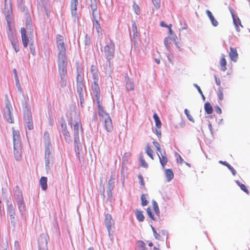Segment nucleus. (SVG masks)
<instances>
[{
	"instance_id": "obj_43",
	"label": "nucleus",
	"mask_w": 250,
	"mask_h": 250,
	"mask_svg": "<svg viewBox=\"0 0 250 250\" xmlns=\"http://www.w3.org/2000/svg\"><path fill=\"white\" fill-rule=\"evenodd\" d=\"M137 246L139 248V250H147L146 247V244L142 241H138L137 242Z\"/></svg>"
},
{
	"instance_id": "obj_16",
	"label": "nucleus",
	"mask_w": 250,
	"mask_h": 250,
	"mask_svg": "<svg viewBox=\"0 0 250 250\" xmlns=\"http://www.w3.org/2000/svg\"><path fill=\"white\" fill-rule=\"evenodd\" d=\"M14 154L16 160H20L21 158V145L14 146Z\"/></svg>"
},
{
	"instance_id": "obj_36",
	"label": "nucleus",
	"mask_w": 250,
	"mask_h": 250,
	"mask_svg": "<svg viewBox=\"0 0 250 250\" xmlns=\"http://www.w3.org/2000/svg\"><path fill=\"white\" fill-rule=\"evenodd\" d=\"M220 63L221 67V70L223 71H225L227 69V62L226 59L224 58H222L220 60Z\"/></svg>"
},
{
	"instance_id": "obj_39",
	"label": "nucleus",
	"mask_w": 250,
	"mask_h": 250,
	"mask_svg": "<svg viewBox=\"0 0 250 250\" xmlns=\"http://www.w3.org/2000/svg\"><path fill=\"white\" fill-rule=\"evenodd\" d=\"M83 84H77V91L78 93L79 97L81 95H83Z\"/></svg>"
},
{
	"instance_id": "obj_42",
	"label": "nucleus",
	"mask_w": 250,
	"mask_h": 250,
	"mask_svg": "<svg viewBox=\"0 0 250 250\" xmlns=\"http://www.w3.org/2000/svg\"><path fill=\"white\" fill-rule=\"evenodd\" d=\"M53 160H45V169L48 172L50 169L52 165Z\"/></svg>"
},
{
	"instance_id": "obj_20",
	"label": "nucleus",
	"mask_w": 250,
	"mask_h": 250,
	"mask_svg": "<svg viewBox=\"0 0 250 250\" xmlns=\"http://www.w3.org/2000/svg\"><path fill=\"white\" fill-rule=\"evenodd\" d=\"M90 71L92 73L93 82L99 81V74L98 70L96 67L93 65L91 66Z\"/></svg>"
},
{
	"instance_id": "obj_19",
	"label": "nucleus",
	"mask_w": 250,
	"mask_h": 250,
	"mask_svg": "<svg viewBox=\"0 0 250 250\" xmlns=\"http://www.w3.org/2000/svg\"><path fill=\"white\" fill-rule=\"evenodd\" d=\"M230 12L231 13V16H232V19H233V21L234 24L235 26L236 30L237 31H240V29H239V25H240L242 26V25L241 24V21H240V19H239V18L236 17L234 14V13L233 12V11H232V10L231 9H230Z\"/></svg>"
},
{
	"instance_id": "obj_47",
	"label": "nucleus",
	"mask_w": 250,
	"mask_h": 250,
	"mask_svg": "<svg viewBox=\"0 0 250 250\" xmlns=\"http://www.w3.org/2000/svg\"><path fill=\"white\" fill-rule=\"evenodd\" d=\"M147 213L148 216L153 220L156 221V218L154 217V215L152 214L150 208H147L146 209Z\"/></svg>"
},
{
	"instance_id": "obj_14",
	"label": "nucleus",
	"mask_w": 250,
	"mask_h": 250,
	"mask_svg": "<svg viewBox=\"0 0 250 250\" xmlns=\"http://www.w3.org/2000/svg\"><path fill=\"white\" fill-rule=\"evenodd\" d=\"M13 141L14 146L21 145L20 132L12 128Z\"/></svg>"
},
{
	"instance_id": "obj_64",
	"label": "nucleus",
	"mask_w": 250,
	"mask_h": 250,
	"mask_svg": "<svg viewBox=\"0 0 250 250\" xmlns=\"http://www.w3.org/2000/svg\"><path fill=\"white\" fill-rule=\"evenodd\" d=\"M14 250H20L19 243L17 241L15 242Z\"/></svg>"
},
{
	"instance_id": "obj_22",
	"label": "nucleus",
	"mask_w": 250,
	"mask_h": 250,
	"mask_svg": "<svg viewBox=\"0 0 250 250\" xmlns=\"http://www.w3.org/2000/svg\"><path fill=\"white\" fill-rule=\"evenodd\" d=\"M206 14L208 17L212 25L216 27L218 25V22L216 21V20L214 18V16H213L212 13L208 10H207L206 11Z\"/></svg>"
},
{
	"instance_id": "obj_37",
	"label": "nucleus",
	"mask_w": 250,
	"mask_h": 250,
	"mask_svg": "<svg viewBox=\"0 0 250 250\" xmlns=\"http://www.w3.org/2000/svg\"><path fill=\"white\" fill-rule=\"evenodd\" d=\"M147 196V194H143L141 195V205L142 206H145L147 205L148 203V202L146 200V198Z\"/></svg>"
},
{
	"instance_id": "obj_51",
	"label": "nucleus",
	"mask_w": 250,
	"mask_h": 250,
	"mask_svg": "<svg viewBox=\"0 0 250 250\" xmlns=\"http://www.w3.org/2000/svg\"><path fill=\"white\" fill-rule=\"evenodd\" d=\"M133 10L134 11V12L137 15H139L140 14V8H139V7L138 6V5L134 4L133 5Z\"/></svg>"
},
{
	"instance_id": "obj_28",
	"label": "nucleus",
	"mask_w": 250,
	"mask_h": 250,
	"mask_svg": "<svg viewBox=\"0 0 250 250\" xmlns=\"http://www.w3.org/2000/svg\"><path fill=\"white\" fill-rule=\"evenodd\" d=\"M165 174L167 182H170L173 178V172L170 169H166L165 170Z\"/></svg>"
},
{
	"instance_id": "obj_46",
	"label": "nucleus",
	"mask_w": 250,
	"mask_h": 250,
	"mask_svg": "<svg viewBox=\"0 0 250 250\" xmlns=\"http://www.w3.org/2000/svg\"><path fill=\"white\" fill-rule=\"evenodd\" d=\"M184 112L185 113V114L186 115L187 118H188V119L192 122H194V119H193V118L192 117V116L189 114V111L188 109H185V110H184Z\"/></svg>"
},
{
	"instance_id": "obj_54",
	"label": "nucleus",
	"mask_w": 250,
	"mask_h": 250,
	"mask_svg": "<svg viewBox=\"0 0 250 250\" xmlns=\"http://www.w3.org/2000/svg\"><path fill=\"white\" fill-rule=\"evenodd\" d=\"M150 226H151V228L152 230L153 231V234H154V236L155 238L156 239H159V237L160 236L159 234L157 232V231H156L155 229H154V228L152 225H151Z\"/></svg>"
},
{
	"instance_id": "obj_29",
	"label": "nucleus",
	"mask_w": 250,
	"mask_h": 250,
	"mask_svg": "<svg viewBox=\"0 0 250 250\" xmlns=\"http://www.w3.org/2000/svg\"><path fill=\"white\" fill-rule=\"evenodd\" d=\"M7 213L9 216L15 214V207L12 203L7 205Z\"/></svg>"
},
{
	"instance_id": "obj_50",
	"label": "nucleus",
	"mask_w": 250,
	"mask_h": 250,
	"mask_svg": "<svg viewBox=\"0 0 250 250\" xmlns=\"http://www.w3.org/2000/svg\"><path fill=\"white\" fill-rule=\"evenodd\" d=\"M152 2L156 9H158L160 7L161 0H152Z\"/></svg>"
},
{
	"instance_id": "obj_38",
	"label": "nucleus",
	"mask_w": 250,
	"mask_h": 250,
	"mask_svg": "<svg viewBox=\"0 0 250 250\" xmlns=\"http://www.w3.org/2000/svg\"><path fill=\"white\" fill-rule=\"evenodd\" d=\"M153 118L155 122L156 126L158 128H160L161 126V122L159 119V118L157 114L155 113L153 115Z\"/></svg>"
},
{
	"instance_id": "obj_11",
	"label": "nucleus",
	"mask_w": 250,
	"mask_h": 250,
	"mask_svg": "<svg viewBox=\"0 0 250 250\" xmlns=\"http://www.w3.org/2000/svg\"><path fill=\"white\" fill-rule=\"evenodd\" d=\"M115 180L112 177L108 180L106 187V192L108 199H111L112 198V191L115 187Z\"/></svg>"
},
{
	"instance_id": "obj_9",
	"label": "nucleus",
	"mask_w": 250,
	"mask_h": 250,
	"mask_svg": "<svg viewBox=\"0 0 250 250\" xmlns=\"http://www.w3.org/2000/svg\"><path fill=\"white\" fill-rule=\"evenodd\" d=\"M104 223L108 230L109 235H112L113 231L111 230V227L114 224V221L112 220V217L110 214H106L105 215Z\"/></svg>"
},
{
	"instance_id": "obj_44",
	"label": "nucleus",
	"mask_w": 250,
	"mask_h": 250,
	"mask_svg": "<svg viewBox=\"0 0 250 250\" xmlns=\"http://www.w3.org/2000/svg\"><path fill=\"white\" fill-rule=\"evenodd\" d=\"M132 32L133 33V37L135 38V36H137V27L134 21H132Z\"/></svg>"
},
{
	"instance_id": "obj_4",
	"label": "nucleus",
	"mask_w": 250,
	"mask_h": 250,
	"mask_svg": "<svg viewBox=\"0 0 250 250\" xmlns=\"http://www.w3.org/2000/svg\"><path fill=\"white\" fill-rule=\"evenodd\" d=\"M104 51L106 59L105 67L106 68L108 67L110 69L112 65L110 61L114 58L115 53V45L111 40L109 44L104 46Z\"/></svg>"
},
{
	"instance_id": "obj_48",
	"label": "nucleus",
	"mask_w": 250,
	"mask_h": 250,
	"mask_svg": "<svg viewBox=\"0 0 250 250\" xmlns=\"http://www.w3.org/2000/svg\"><path fill=\"white\" fill-rule=\"evenodd\" d=\"M140 163L141 167H143L145 168L148 167L147 163L145 161V160L143 159L142 157H140Z\"/></svg>"
},
{
	"instance_id": "obj_6",
	"label": "nucleus",
	"mask_w": 250,
	"mask_h": 250,
	"mask_svg": "<svg viewBox=\"0 0 250 250\" xmlns=\"http://www.w3.org/2000/svg\"><path fill=\"white\" fill-rule=\"evenodd\" d=\"M7 36L10 41L12 47L15 51L17 53L20 51L19 42L16 34V32L13 31L10 26H8V30L7 31Z\"/></svg>"
},
{
	"instance_id": "obj_31",
	"label": "nucleus",
	"mask_w": 250,
	"mask_h": 250,
	"mask_svg": "<svg viewBox=\"0 0 250 250\" xmlns=\"http://www.w3.org/2000/svg\"><path fill=\"white\" fill-rule=\"evenodd\" d=\"M152 205H153V210L157 216H158V217H160V212L159 210L158 205L157 203V202L155 200L152 201Z\"/></svg>"
},
{
	"instance_id": "obj_41",
	"label": "nucleus",
	"mask_w": 250,
	"mask_h": 250,
	"mask_svg": "<svg viewBox=\"0 0 250 250\" xmlns=\"http://www.w3.org/2000/svg\"><path fill=\"white\" fill-rule=\"evenodd\" d=\"M62 133L64 137L65 140L67 142H70V133L68 130H62Z\"/></svg>"
},
{
	"instance_id": "obj_57",
	"label": "nucleus",
	"mask_w": 250,
	"mask_h": 250,
	"mask_svg": "<svg viewBox=\"0 0 250 250\" xmlns=\"http://www.w3.org/2000/svg\"><path fill=\"white\" fill-rule=\"evenodd\" d=\"M239 187L241 190H242L243 191L246 192L247 194H249V190L247 189L246 186L243 184H241V185H239Z\"/></svg>"
},
{
	"instance_id": "obj_35",
	"label": "nucleus",
	"mask_w": 250,
	"mask_h": 250,
	"mask_svg": "<svg viewBox=\"0 0 250 250\" xmlns=\"http://www.w3.org/2000/svg\"><path fill=\"white\" fill-rule=\"evenodd\" d=\"M146 152L148 156H149L152 159H153L154 151L150 148L148 144H147L146 146Z\"/></svg>"
},
{
	"instance_id": "obj_18",
	"label": "nucleus",
	"mask_w": 250,
	"mask_h": 250,
	"mask_svg": "<svg viewBox=\"0 0 250 250\" xmlns=\"http://www.w3.org/2000/svg\"><path fill=\"white\" fill-rule=\"evenodd\" d=\"M97 103L98 104V111L99 116L104 119L106 116H109V114L107 113L104 109L102 105L100 104L99 99L97 100Z\"/></svg>"
},
{
	"instance_id": "obj_56",
	"label": "nucleus",
	"mask_w": 250,
	"mask_h": 250,
	"mask_svg": "<svg viewBox=\"0 0 250 250\" xmlns=\"http://www.w3.org/2000/svg\"><path fill=\"white\" fill-rule=\"evenodd\" d=\"M15 214H12V216H9L11 223L13 226H15L17 223V220L15 217Z\"/></svg>"
},
{
	"instance_id": "obj_13",
	"label": "nucleus",
	"mask_w": 250,
	"mask_h": 250,
	"mask_svg": "<svg viewBox=\"0 0 250 250\" xmlns=\"http://www.w3.org/2000/svg\"><path fill=\"white\" fill-rule=\"evenodd\" d=\"M44 146H45V154H51V151L52 147L51 146L50 140L49 139V134L48 133H44Z\"/></svg>"
},
{
	"instance_id": "obj_60",
	"label": "nucleus",
	"mask_w": 250,
	"mask_h": 250,
	"mask_svg": "<svg viewBox=\"0 0 250 250\" xmlns=\"http://www.w3.org/2000/svg\"><path fill=\"white\" fill-rule=\"evenodd\" d=\"M227 167L231 171L233 175L235 176L236 174V170L229 164L227 166Z\"/></svg>"
},
{
	"instance_id": "obj_8",
	"label": "nucleus",
	"mask_w": 250,
	"mask_h": 250,
	"mask_svg": "<svg viewBox=\"0 0 250 250\" xmlns=\"http://www.w3.org/2000/svg\"><path fill=\"white\" fill-rule=\"evenodd\" d=\"M13 108L11 104L8 100L5 102V110L4 112V117L6 121L9 123H13L14 120L12 116V111Z\"/></svg>"
},
{
	"instance_id": "obj_34",
	"label": "nucleus",
	"mask_w": 250,
	"mask_h": 250,
	"mask_svg": "<svg viewBox=\"0 0 250 250\" xmlns=\"http://www.w3.org/2000/svg\"><path fill=\"white\" fill-rule=\"evenodd\" d=\"M136 216L137 219L139 222H143L144 220L145 217L144 215L143 214V212L142 211H140L138 210H137L136 211Z\"/></svg>"
},
{
	"instance_id": "obj_62",
	"label": "nucleus",
	"mask_w": 250,
	"mask_h": 250,
	"mask_svg": "<svg viewBox=\"0 0 250 250\" xmlns=\"http://www.w3.org/2000/svg\"><path fill=\"white\" fill-rule=\"evenodd\" d=\"M130 154L129 153H125L123 157V159L124 161H127L128 158L130 157Z\"/></svg>"
},
{
	"instance_id": "obj_33",
	"label": "nucleus",
	"mask_w": 250,
	"mask_h": 250,
	"mask_svg": "<svg viewBox=\"0 0 250 250\" xmlns=\"http://www.w3.org/2000/svg\"><path fill=\"white\" fill-rule=\"evenodd\" d=\"M126 89L127 91L134 89V83L133 82L129 79L126 80Z\"/></svg>"
},
{
	"instance_id": "obj_15",
	"label": "nucleus",
	"mask_w": 250,
	"mask_h": 250,
	"mask_svg": "<svg viewBox=\"0 0 250 250\" xmlns=\"http://www.w3.org/2000/svg\"><path fill=\"white\" fill-rule=\"evenodd\" d=\"M22 99H21V104L23 108V111L25 110H31V107L29 104V98L27 95H25L22 92Z\"/></svg>"
},
{
	"instance_id": "obj_49",
	"label": "nucleus",
	"mask_w": 250,
	"mask_h": 250,
	"mask_svg": "<svg viewBox=\"0 0 250 250\" xmlns=\"http://www.w3.org/2000/svg\"><path fill=\"white\" fill-rule=\"evenodd\" d=\"M99 37L102 36V29L100 27V25H95L94 26Z\"/></svg>"
},
{
	"instance_id": "obj_5",
	"label": "nucleus",
	"mask_w": 250,
	"mask_h": 250,
	"mask_svg": "<svg viewBox=\"0 0 250 250\" xmlns=\"http://www.w3.org/2000/svg\"><path fill=\"white\" fill-rule=\"evenodd\" d=\"M57 47L59 50L58 61L67 60L66 56V49L63 41V37L58 35L57 37Z\"/></svg>"
},
{
	"instance_id": "obj_1",
	"label": "nucleus",
	"mask_w": 250,
	"mask_h": 250,
	"mask_svg": "<svg viewBox=\"0 0 250 250\" xmlns=\"http://www.w3.org/2000/svg\"><path fill=\"white\" fill-rule=\"evenodd\" d=\"M67 118L68 125H70L71 127L72 126L73 122H74L73 125V136L75 151L77 156L79 157L80 154V147L81 146L79 138L80 119L75 111H71L69 113V115H67Z\"/></svg>"
},
{
	"instance_id": "obj_61",
	"label": "nucleus",
	"mask_w": 250,
	"mask_h": 250,
	"mask_svg": "<svg viewBox=\"0 0 250 250\" xmlns=\"http://www.w3.org/2000/svg\"><path fill=\"white\" fill-rule=\"evenodd\" d=\"M79 99H80V105L82 107H83V103L84 102V95H81V96H79Z\"/></svg>"
},
{
	"instance_id": "obj_52",
	"label": "nucleus",
	"mask_w": 250,
	"mask_h": 250,
	"mask_svg": "<svg viewBox=\"0 0 250 250\" xmlns=\"http://www.w3.org/2000/svg\"><path fill=\"white\" fill-rule=\"evenodd\" d=\"M29 48H30V49L31 53L33 56H35V54H36V51H35V46H34V44H33V43H30Z\"/></svg>"
},
{
	"instance_id": "obj_17",
	"label": "nucleus",
	"mask_w": 250,
	"mask_h": 250,
	"mask_svg": "<svg viewBox=\"0 0 250 250\" xmlns=\"http://www.w3.org/2000/svg\"><path fill=\"white\" fill-rule=\"evenodd\" d=\"M103 119L104 121V126L107 132H111L113 129L112 121L109 116H106Z\"/></svg>"
},
{
	"instance_id": "obj_3",
	"label": "nucleus",
	"mask_w": 250,
	"mask_h": 250,
	"mask_svg": "<svg viewBox=\"0 0 250 250\" xmlns=\"http://www.w3.org/2000/svg\"><path fill=\"white\" fill-rule=\"evenodd\" d=\"M59 75L60 76V84L62 87L66 85L67 60L58 61Z\"/></svg>"
},
{
	"instance_id": "obj_55",
	"label": "nucleus",
	"mask_w": 250,
	"mask_h": 250,
	"mask_svg": "<svg viewBox=\"0 0 250 250\" xmlns=\"http://www.w3.org/2000/svg\"><path fill=\"white\" fill-rule=\"evenodd\" d=\"M171 43L170 41V39L168 38H165L164 40V44L165 46L166 47L167 49L168 50V48L169 46V44Z\"/></svg>"
},
{
	"instance_id": "obj_2",
	"label": "nucleus",
	"mask_w": 250,
	"mask_h": 250,
	"mask_svg": "<svg viewBox=\"0 0 250 250\" xmlns=\"http://www.w3.org/2000/svg\"><path fill=\"white\" fill-rule=\"evenodd\" d=\"M14 198L17 202L19 210L22 216H24L25 211V203L24 201L22 193L20 188L16 186L13 189Z\"/></svg>"
},
{
	"instance_id": "obj_53",
	"label": "nucleus",
	"mask_w": 250,
	"mask_h": 250,
	"mask_svg": "<svg viewBox=\"0 0 250 250\" xmlns=\"http://www.w3.org/2000/svg\"><path fill=\"white\" fill-rule=\"evenodd\" d=\"M153 144L154 146L156 148V149L158 152H159L160 153L162 152L160 146V144H159L158 142H156V141H153Z\"/></svg>"
},
{
	"instance_id": "obj_7",
	"label": "nucleus",
	"mask_w": 250,
	"mask_h": 250,
	"mask_svg": "<svg viewBox=\"0 0 250 250\" xmlns=\"http://www.w3.org/2000/svg\"><path fill=\"white\" fill-rule=\"evenodd\" d=\"M23 116L24 125L29 130L33 129V125L32 123V117L31 110H25L23 111Z\"/></svg>"
},
{
	"instance_id": "obj_59",
	"label": "nucleus",
	"mask_w": 250,
	"mask_h": 250,
	"mask_svg": "<svg viewBox=\"0 0 250 250\" xmlns=\"http://www.w3.org/2000/svg\"><path fill=\"white\" fill-rule=\"evenodd\" d=\"M5 1V10H6V7L8 6L9 5V8H7L8 11L7 12L9 13V9H11V5H10V2L9 0H4Z\"/></svg>"
},
{
	"instance_id": "obj_58",
	"label": "nucleus",
	"mask_w": 250,
	"mask_h": 250,
	"mask_svg": "<svg viewBox=\"0 0 250 250\" xmlns=\"http://www.w3.org/2000/svg\"><path fill=\"white\" fill-rule=\"evenodd\" d=\"M138 179L139 180V183L142 186H145V182L144 181V179H143V177L142 176V175L141 174H139L138 176Z\"/></svg>"
},
{
	"instance_id": "obj_63",
	"label": "nucleus",
	"mask_w": 250,
	"mask_h": 250,
	"mask_svg": "<svg viewBox=\"0 0 250 250\" xmlns=\"http://www.w3.org/2000/svg\"><path fill=\"white\" fill-rule=\"evenodd\" d=\"M61 127H62V130H67V127H66V123H65L64 120H63L62 122V123H61Z\"/></svg>"
},
{
	"instance_id": "obj_12",
	"label": "nucleus",
	"mask_w": 250,
	"mask_h": 250,
	"mask_svg": "<svg viewBox=\"0 0 250 250\" xmlns=\"http://www.w3.org/2000/svg\"><path fill=\"white\" fill-rule=\"evenodd\" d=\"M21 40H22V43L23 46L24 47H26L29 43V37H28V35H27L26 29L24 27H22L21 29Z\"/></svg>"
},
{
	"instance_id": "obj_32",
	"label": "nucleus",
	"mask_w": 250,
	"mask_h": 250,
	"mask_svg": "<svg viewBox=\"0 0 250 250\" xmlns=\"http://www.w3.org/2000/svg\"><path fill=\"white\" fill-rule=\"evenodd\" d=\"M204 108L206 112L208 114L212 113L213 111V108L210 104L208 102L205 103L204 105Z\"/></svg>"
},
{
	"instance_id": "obj_27",
	"label": "nucleus",
	"mask_w": 250,
	"mask_h": 250,
	"mask_svg": "<svg viewBox=\"0 0 250 250\" xmlns=\"http://www.w3.org/2000/svg\"><path fill=\"white\" fill-rule=\"evenodd\" d=\"M47 179L46 177H42L40 179V183L42 189L43 190H45L47 188Z\"/></svg>"
},
{
	"instance_id": "obj_23",
	"label": "nucleus",
	"mask_w": 250,
	"mask_h": 250,
	"mask_svg": "<svg viewBox=\"0 0 250 250\" xmlns=\"http://www.w3.org/2000/svg\"><path fill=\"white\" fill-rule=\"evenodd\" d=\"M90 4V9L92 11V16L99 15V13L97 10V2L95 0H91Z\"/></svg>"
},
{
	"instance_id": "obj_25",
	"label": "nucleus",
	"mask_w": 250,
	"mask_h": 250,
	"mask_svg": "<svg viewBox=\"0 0 250 250\" xmlns=\"http://www.w3.org/2000/svg\"><path fill=\"white\" fill-rule=\"evenodd\" d=\"M92 89L95 96L98 97L100 93V88L98 85V82H93L92 85ZM98 98H97V99Z\"/></svg>"
},
{
	"instance_id": "obj_26",
	"label": "nucleus",
	"mask_w": 250,
	"mask_h": 250,
	"mask_svg": "<svg viewBox=\"0 0 250 250\" xmlns=\"http://www.w3.org/2000/svg\"><path fill=\"white\" fill-rule=\"evenodd\" d=\"M39 246L41 248L42 246H46L47 245L46 236L45 234H42L41 235L39 239Z\"/></svg>"
},
{
	"instance_id": "obj_21",
	"label": "nucleus",
	"mask_w": 250,
	"mask_h": 250,
	"mask_svg": "<svg viewBox=\"0 0 250 250\" xmlns=\"http://www.w3.org/2000/svg\"><path fill=\"white\" fill-rule=\"evenodd\" d=\"M230 59L234 62H236L238 59V53L235 48L230 47L229 53Z\"/></svg>"
},
{
	"instance_id": "obj_40",
	"label": "nucleus",
	"mask_w": 250,
	"mask_h": 250,
	"mask_svg": "<svg viewBox=\"0 0 250 250\" xmlns=\"http://www.w3.org/2000/svg\"><path fill=\"white\" fill-rule=\"evenodd\" d=\"M15 81H16V85L18 88V91L21 93H22L23 90L21 88V87L20 84V81L19 80V78L18 76V75H16V77L15 78Z\"/></svg>"
},
{
	"instance_id": "obj_24",
	"label": "nucleus",
	"mask_w": 250,
	"mask_h": 250,
	"mask_svg": "<svg viewBox=\"0 0 250 250\" xmlns=\"http://www.w3.org/2000/svg\"><path fill=\"white\" fill-rule=\"evenodd\" d=\"M161 156L159 155V158L160 160V162L162 166V167L164 168L165 165L167 162V159L166 157V152L164 151L163 153L161 152Z\"/></svg>"
},
{
	"instance_id": "obj_45",
	"label": "nucleus",
	"mask_w": 250,
	"mask_h": 250,
	"mask_svg": "<svg viewBox=\"0 0 250 250\" xmlns=\"http://www.w3.org/2000/svg\"><path fill=\"white\" fill-rule=\"evenodd\" d=\"M99 15L92 16L94 26H95V25H100L99 23V19H100Z\"/></svg>"
},
{
	"instance_id": "obj_30",
	"label": "nucleus",
	"mask_w": 250,
	"mask_h": 250,
	"mask_svg": "<svg viewBox=\"0 0 250 250\" xmlns=\"http://www.w3.org/2000/svg\"><path fill=\"white\" fill-rule=\"evenodd\" d=\"M77 84H83V76L82 74V72L78 69L77 70Z\"/></svg>"
},
{
	"instance_id": "obj_10",
	"label": "nucleus",
	"mask_w": 250,
	"mask_h": 250,
	"mask_svg": "<svg viewBox=\"0 0 250 250\" xmlns=\"http://www.w3.org/2000/svg\"><path fill=\"white\" fill-rule=\"evenodd\" d=\"M78 4V0H71V15L74 21L78 19V13L77 12V7Z\"/></svg>"
}]
</instances>
